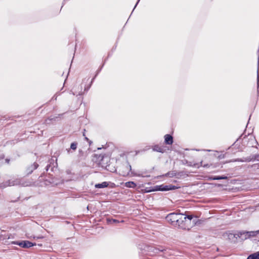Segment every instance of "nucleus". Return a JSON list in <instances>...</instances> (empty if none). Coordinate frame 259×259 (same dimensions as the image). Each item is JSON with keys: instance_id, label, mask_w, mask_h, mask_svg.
<instances>
[{"instance_id": "ddd939ff", "label": "nucleus", "mask_w": 259, "mask_h": 259, "mask_svg": "<svg viewBox=\"0 0 259 259\" xmlns=\"http://www.w3.org/2000/svg\"><path fill=\"white\" fill-rule=\"evenodd\" d=\"M70 148L73 150H75L77 148L76 144L75 143H72L70 146Z\"/></svg>"}, {"instance_id": "39448f33", "label": "nucleus", "mask_w": 259, "mask_h": 259, "mask_svg": "<svg viewBox=\"0 0 259 259\" xmlns=\"http://www.w3.org/2000/svg\"><path fill=\"white\" fill-rule=\"evenodd\" d=\"M259 234V230L256 231H249V232H240V235L241 236L243 235H245V239L250 238L251 237L256 236Z\"/></svg>"}, {"instance_id": "9d476101", "label": "nucleus", "mask_w": 259, "mask_h": 259, "mask_svg": "<svg viewBox=\"0 0 259 259\" xmlns=\"http://www.w3.org/2000/svg\"><path fill=\"white\" fill-rule=\"evenodd\" d=\"M124 186L128 188H135L136 184L134 182H127L124 184Z\"/></svg>"}, {"instance_id": "6e6552de", "label": "nucleus", "mask_w": 259, "mask_h": 259, "mask_svg": "<svg viewBox=\"0 0 259 259\" xmlns=\"http://www.w3.org/2000/svg\"><path fill=\"white\" fill-rule=\"evenodd\" d=\"M247 259H259V251L250 254Z\"/></svg>"}, {"instance_id": "dca6fc26", "label": "nucleus", "mask_w": 259, "mask_h": 259, "mask_svg": "<svg viewBox=\"0 0 259 259\" xmlns=\"http://www.w3.org/2000/svg\"><path fill=\"white\" fill-rule=\"evenodd\" d=\"M85 140H86L87 141H89V139H88V138L85 137Z\"/></svg>"}, {"instance_id": "f8f14e48", "label": "nucleus", "mask_w": 259, "mask_h": 259, "mask_svg": "<svg viewBox=\"0 0 259 259\" xmlns=\"http://www.w3.org/2000/svg\"><path fill=\"white\" fill-rule=\"evenodd\" d=\"M227 179L226 177H214L212 178V180H223Z\"/></svg>"}, {"instance_id": "1a4fd4ad", "label": "nucleus", "mask_w": 259, "mask_h": 259, "mask_svg": "<svg viewBox=\"0 0 259 259\" xmlns=\"http://www.w3.org/2000/svg\"><path fill=\"white\" fill-rule=\"evenodd\" d=\"M108 186V184L106 182H104L101 184H97L95 185V187L96 188H103L107 187Z\"/></svg>"}, {"instance_id": "f03ea898", "label": "nucleus", "mask_w": 259, "mask_h": 259, "mask_svg": "<svg viewBox=\"0 0 259 259\" xmlns=\"http://www.w3.org/2000/svg\"><path fill=\"white\" fill-rule=\"evenodd\" d=\"M193 218L192 215H188L187 217H184L181 221V223H183V225L185 226H190L189 228H187V230H189L190 228H191L194 224H195L194 221L192 222V219Z\"/></svg>"}, {"instance_id": "0eeeda50", "label": "nucleus", "mask_w": 259, "mask_h": 259, "mask_svg": "<svg viewBox=\"0 0 259 259\" xmlns=\"http://www.w3.org/2000/svg\"><path fill=\"white\" fill-rule=\"evenodd\" d=\"M172 137L169 135L165 136V142L167 144H171L172 143Z\"/></svg>"}, {"instance_id": "f257e3e1", "label": "nucleus", "mask_w": 259, "mask_h": 259, "mask_svg": "<svg viewBox=\"0 0 259 259\" xmlns=\"http://www.w3.org/2000/svg\"><path fill=\"white\" fill-rule=\"evenodd\" d=\"M183 218V215L177 213H170L166 217V220L174 226H178L182 229L189 228L190 226L183 225L181 223V221Z\"/></svg>"}, {"instance_id": "7ed1b4c3", "label": "nucleus", "mask_w": 259, "mask_h": 259, "mask_svg": "<svg viewBox=\"0 0 259 259\" xmlns=\"http://www.w3.org/2000/svg\"><path fill=\"white\" fill-rule=\"evenodd\" d=\"M156 188V190L162 191L175 190L178 188V187L172 185L157 186Z\"/></svg>"}, {"instance_id": "9b49d317", "label": "nucleus", "mask_w": 259, "mask_h": 259, "mask_svg": "<svg viewBox=\"0 0 259 259\" xmlns=\"http://www.w3.org/2000/svg\"><path fill=\"white\" fill-rule=\"evenodd\" d=\"M125 167L126 168L127 171V172H122V175L124 176H127V175H128L129 174V172L130 171H131V169H132V167L129 164H127L125 166Z\"/></svg>"}, {"instance_id": "f3484780", "label": "nucleus", "mask_w": 259, "mask_h": 259, "mask_svg": "<svg viewBox=\"0 0 259 259\" xmlns=\"http://www.w3.org/2000/svg\"><path fill=\"white\" fill-rule=\"evenodd\" d=\"M257 159L258 160H259V155L257 156Z\"/></svg>"}, {"instance_id": "423d86ee", "label": "nucleus", "mask_w": 259, "mask_h": 259, "mask_svg": "<svg viewBox=\"0 0 259 259\" xmlns=\"http://www.w3.org/2000/svg\"><path fill=\"white\" fill-rule=\"evenodd\" d=\"M224 237L230 240H233L235 238H237L235 234L230 232H227L224 234Z\"/></svg>"}, {"instance_id": "2eb2a0df", "label": "nucleus", "mask_w": 259, "mask_h": 259, "mask_svg": "<svg viewBox=\"0 0 259 259\" xmlns=\"http://www.w3.org/2000/svg\"><path fill=\"white\" fill-rule=\"evenodd\" d=\"M258 81H259V76L258 75H257V82L258 83Z\"/></svg>"}, {"instance_id": "4468645a", "label": "nucleus", "mask_w": 259, "mask_h": 259, "mask_svg": "<svg viewBox=\"0 0 259 259\" xmlns=\"http://www.w3.org/2000/svg\"><path fill=\"white\" fill-rule=\"evenodd\" d=\"M154 150H156L157 151L161 152V150H160V148L159 149H155L154 148Z\"/></svg>"}, {"instance_id": "20e7f679", "label": "nucleus", "mask_w": 259, "mask_h": 259, "mask_svg": "<svg viewBox=\"0 0 259 259\" xmlns=\"http://www.w3.org/2000/svg\"><path fill=\"white\" fill-rule=\"evenodd\" d=\"M13 243L15 244H17L19 246L23 247V248H29L33 245H35V244H33L31 242L29 241H22L21 242H13Z\"/></svg>"}]
</instances>
